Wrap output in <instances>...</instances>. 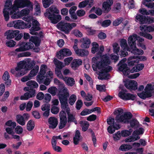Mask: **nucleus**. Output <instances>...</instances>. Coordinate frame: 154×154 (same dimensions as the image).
<instances>
[{
  "instance_id": "obj_1",
  "label": "nucleus",
  "mask_w": 154,
  "mask_h": 154,
  "mask_svg": "<svg viewBox=\"0 0 154 154\" xmlns=\"http://www.w3.org/2000/svg\"><path fill=\"white\" fill-rule=\"evenodd\" d=\"M10 0H6L3 11L5 20L8 21L9 14L12 19H18L28 15L32 11V4L29 0H16L13 5Z\"/></svg>"
},
{
  "instance_id": "obj_2",
  "label": "nucleus",
  "mask_w": 154,
  "mask_h": 154,
  "mask_svg": "<svg viewBox=\"0 0 154 154\" xmlns=\"http://www.w3.org/2000/svg\"><path fill=\"white\" fill-rule=\"evenodd\" d=\"M110 63L109 58L107 55L92 58V68L94 70L99 72V79L103 80L109 78V74L107 72L112 69V68L109 66Z\"/></svg>"
},
{
  "instance_id": "obj_3",
  "label": "nucleus",
  "mask_w": 154,
  "mask_h": 154,
  "mask_svg": "<svg viewBox=\"0 0 154 154\" xmlns=\"http://www.w3.org/2000/svg\"><path fill=\"white\" fill-rule=\"evenodd\" d=\"M34 60L29 59L17 63L15 69H12L11 72L15 76L19 77L26 73L36 64Z\"/></svg>"
},
{
  "instance_id": "obj_4",
  "label": "nucleus",
  "mask_w": 154,
  "mask_h": 154,
  "mask_svg": "<svg viewBox=\"0 0 154 154\" xmlns=\"http://www.w3.org/2000/svg\"><path fill=\"white\" fill-rule=\"evenodd\" d=\"M126 60V58H124L119 62L118 64L119 71L122 72L124 75H128L131 73L139 72L142 70L144 67V65L140 63L136 65L130 70L127 66V64L125 63Z\"/></svg>"
},
{
  "instance_id": "obj_5",
  "label": "nucleus",
  "mask_w": 154,
  "mask_h": 154,
  "mask_svg": "<svg viewBox=\"0 0 154 154\" xmlns=\"http://www.w3.org/2000/svg\"><path fill=\"white\" fill-rule=\"evenodd\" d=\"M59 12L57 7L53 5L46 10L44 15L48 17L52 23L56 24L61 19V16L58 14Z\"/></svg>"
},
{
  "instance_id": "obj_6",
  "label": "nucleus",
  "mask_w": 154,
  "mask_h": 154,
  "mask_svg": "<svg viewBox=\"0 0 154 154\" xmlns=\"http://www.w3.org/2000/svg\"><path fill=\"white\" fill-rule=\"evenodd\" d=\"M114 114L116 115V120L118 122L128 123L132 116L131 113H124L123 110L121 109L115 110Z\"/></svg>"
},
{
  "instance_id": "obj_7",
  "label": "nucleus",
  "mask_w": 154,
  "mask_h": 154,
  "mask_svg": "<svg viewBox=\"0 0 154 154\" xmlns=\"http://www.w3.org/2000/svg\"><path fill=\"white\" fill-rule=\"evenodd\" d=\"M137 35L136 34H134L130 35L128 39V45L132 49V53L135 54L142 55L143 54V51L137 48L136 46V41L137 39Z\"/></svg>"
},
{
  "instance_id": "obj_8",
  "label": "nucleus",
  "mask_w": 154,
  "mask_h": 154,
  "mask_svg": "<svg viewBox=\"0 0 154 154\" xmlns=\"http://www.w3.org/2000/svg\"><path fill=\"white\" fill-rule=\"evenodd\" d=\"M154 86L153 83L147 84L144 88V91L141 93H138V95L143 99L151 97L154 89Z\"/></svg>"
},
{
  "instance_id": "obj_9",
  "label": "nucleus",
  "mask_w": 154,
  "mask_h": 154,
  "mask_svg": "<svg viewBox=\"0 0 154 154\" xmlns=\"http://www.w3.org/2000/svg\"><path fill=\"white\" fill-rule=\"evenodd\" d=\"M76 26V24L75 23H70L65 22H61L57 25L58 28L66 34H69L70 31Z\"/></svg>"
},
{
  "instance_id": "obj_10",
  "label": "nucleus",
  "mask_w": 154,
  "mask_h": 154,
  "mask_svg": "<svg viewBox=\"0 0 154 154\" xmlns=\"http://www.w3.org/2000/svg\"><path fill=\"white\" fill-rule=\"evenodd\" d=\"M118 95L120 98L124 100H133L136 98L135 95L128 93L126 90L121 88L120 87Z\"/></svg>"
},
{
  "instance_id": "obj_11",
  "label": "nucleus",
  "mask_w": 154,
  "mask_h": 154,
  "mask_svg": "<svg viewBox=\"0 0 154 154\" xmlns=\"http://www.w3.org/2000/svg\"><path fill=\"white\" fill-rule=\"evenodd\" d=\"M60 102L62 104V107L63 109L66 110L68 115V122H74L75 124H77L76 121H75V118L71 114L70 112V108L69 107L68 105L66 100H63L61 99H60Z\"/></svg>"
},
{
  "instance_id": "obj_12",
  "label": "nucleus",
  "mask_w": 154,
  "mask_h": 154,
  "mask_svg": "<svg viewBox=\"0 0 154 154\" xmlns=\"http://www.w3.org/2000/svg\"><path fill=\"white\" fill-rule=\"evenodd\" d=\"M23 19L27 21H32V26L29 30V32L32 35H37V33L36 32L38 31L40 29V24L38 21L37 20L33 19L32 17L30 18V19L23 17Z\"/></svg>"
},
{
  "instance_id": "obj_13",
  "label": "nucleus",
  "mask_w": 154,
  "mask_h": 154,
  "mask_svg": "<svg viewBox=\"0 0 154 154\" xmlns=\"http://www.w3.org/2000/svg\"><path fill=\"white\" fill-rule=\"evenodd\" d=\"M78 42V41L77 39H75L73 48L75 54L79 56L84 57L87 56L89 54L88 51L86 50L79 49L77 46Z\"/></svg>"
},
{
  "instance_id": "obj_14",
  "label": "nucleus",
  "mask_w": 154,
  "mask_h": 154,
  "mask_svg": "<svg viewBox=\"0 0 154 154\" xmlns=\"http://www.w3.org/2000/svg\"><path fill=\"white\" fill-rule=\"evenodd\" d=\"M144 132V130L142 128H140L134 131L133 134L132 136H130L126 138L125 141L126 142H131L140 139L139 135L142 134Z\"/></svg>"
},
{
  "instance_id": "obj_15",
  "label": "nucleus",
  "mask_w": 154,
  "mask_h": 154,
  "mask_svg": "<svg viewBox=\"0 0 154 154\" xmlns=\"http://www.w3.org/2000/svg\"><path fill=\"white\" fill-rule=\"evenodd\" d=\"M48 70L46 65H42L40 67V72L36 77V80L39 84H41L45 78L46 72Z\"/></svg>"
},
{
  "instance_id": "obj_16",
  "label": "nucleus",
  "mask_w": 154,
  "mask_h": 154,
  "mask_svg": "<svg viewBox=\"0 0 154 154\" xmlns=\"http://www.w3.org/2000/svg\"><path fill=\"white\" fill-rule=\"evenodd\" d=\"M72 54L71 51L68 48H64L60 50L57 52L56 56L59 59H61L64 57L69 56Z\"/></svg>"
},
{
  "instance_id": "obj_17",
  "label": "nucleus",
  "mask_w": 154,
  "mask_h": 154,
  "mask_svg": "<svg viewBox=\"0 0 154 154\" xmlns=\"http://www.w3.org/2000/svg\"><path fill=\"white\" fill-rule=\"evenodd\" d=\"M146 59V57L143 56H131L128 58V63L129 66H132L138 63L139 60H144Z\"/></svg>"
},
{
  "instance_id": "obj_18",
  "label": "nucleus",
  "mask_w": 154,
  "mask_h": 154,
  "mask_svg": "<svg viewBox=\"0 0 154 154\" xmlns=\"http://www.w3.org/2000/svg\"><path fill=\"white\" fill-rule=\"evenodd\" d=\"M62 86L63 88L60 90L58 95L59 99L60 101L61 99L63 100H66V102H67V97L69 95V91L63 84V85Z\"/></svg>"
},
{
  "instance_id": "obj_19",
  "label": "nucleus",
  "mask_w": 154,
  "mask_h": 154,
  "mask_svg": "<svg viewBox=\"0 0 154 154\" xmlns=\"http://www.w3.org/2000/svg\"><path fill=\"white\" fill-rule=\"evenodd\" d=\"M15 29H23L25 28H29L31 26V23H25L22 20H16Z\"/></svg>"
},
{
  "instance_id": "obj_20",
  "label": "nucleus",
  "mask_w": 154,
  "mask_h": 154,
  "mask_svg": "<svg viewBox=\"0 0 154 154\" xmlns=\"http://www.w3.org/2000/svg\"><path fill=\"white\" fill-rule=\"evenodd\" d=\"M113 3V0H106L102 5V10L104 13H108L111 9V7Z\"/></svg>"
},
{
  "instance_id": "obj_21",
  "label": "nucleus",
  "mask_w": 154,
  "mask_h": 154,
  "mask_svg": "<svg viewBox=\"0 0 154 154\" xmlns=\"http://www.w3.org/2000/svg\"><path fill=\"white\" fill-rule=\"evenodd\" d=\"M124 82V85L127 88L135 90L137 89V82L134 81H129L128 80L123 81Z\"/></svg>"
},
{
  "instance_id": "obj_22",
  "label": "nucleus",
  "mask_w": 154,
  "mask_h": 154,
  "mask_svg": "<svg viewBox=\"0 0 154 154\" xmlns=\"http://www.w3.org/2000/svg\"><path fill=\"white\" fill-rule=\"evenodd\" d=\"M19 33L20 31L18 30H10L5 32V35L6 36L7 39H9L15 37Z\"/></svg>"
},
{
  "instance_id": "obj_23",
  "label": "nucleus",
  "mask_w": 154,
  "mask_h": 154,
  "mask_svg": "<svg viewBox=\"0 0 154 154\" xmlns=\"http://www.w3.org/2000/svg\"><path fill=\"white\" fill-rule=\"evenodd\" d=\"M53 77V75L52 72L50 70L48 71L41 83H43L46 85H49L51 82V79Z\"/></svg>"
},
{
  "instance_id": "obj_24",
  "label": "nucleus",
  "mask_w": 154,
  "mask_h": 154,
  "mask_svg": "<svg viewBox=\"0 0 154 154\" xmlns=\"http://www.w3.org/2000/svg\"><path fill=\"white\" fill-rule=\"evenodd\" d=\"M35 94V90L31 89L21 96L20 99L22 100H27L30 98L34 97Z\"/></svg>"
},
{
  "instance_id": "obj_25",
  "label": "nucleus",
  "mask_w": 154,
  "mask_h": 154,
  "mask_svg": "<svg viewBox=\"0 0 154 154\" xmlns=\"http://www.w3.org/2000/svg\"><path fill=\"white\" fill-rule=\"evenodd\" d=\"M49 128L50 129L55 128L57 125L58 121L57 119L54 117H51L48 119Z\"/></svg>"
},
{
  "instance_id": "obj_26",
  "label": "nucleus",
  "mask_w": 154,
  "mask_h": 154,
  "mask_svg": "<svg viewBox=\"0 0 154 154\" xmlns=\"http://www.w3.org/2000/svg\"><path fill=\"white\" fill-rule=\"evenodd\" d=\"M29 41L33 43L37 47L36 48H34L33 50L34 51L38 52L39 51V48L38 47L39 45L40 40L36 37H32L29 39Z\"/></svg>"
},
{
  "instance_id": "obj_27",
  "label": "nucleus",
  "mask_w": 154,
  "mask_h": 154,
  "mask_svg": "<svg viewBox=\"0 0 154 154\" xmlns=\"http://www.w3.org/2000/svg\"><path fill=\"white\" fill-rule=\"evenodd\" d=\"M120 45L122 49H126L127 51H131L132 53V49L128 45L127 41L126 39H122L120 41Z\"/></svg>"
},
{
  "instance_id": "obj_28",
  "label": "nucleus",
  "mask_w": 154,
  "mask_h": 154,
  "mask_svg": "<svg viewBox=\"0 0 154 154\" xmlns=\"http://www.w3.org/2000/svg\"><path fill=\"white\" fill-rule=\"evenodd\" d=\"M80 42L82 43L81 45V48H89L91 43L90 39L87 38H81Z\"/></svg>"
},
{
  "instance_id": "obj_29",
  "label": "nucleus",
  "mask_w": 154,
  "mask_h": 154,
  "mask_svg": "<svg viewBox=\"0 0 154 154\" xmlns=\"http://www.w3.org/2000/svg\"><path fill=\"white\" fill-rule=\"evenodd\" d=\"M140 29L142 31H147L149 32H154L153 25L149 26L142 25L140 26Z\"/></svg>"
},
{
  "instance_id": "obj_30",
  "label": "nucleus",
  "mask_w": 154,
  "mask_h": 154,
  "mask_svg": "<svg viewBox=\"0 0 154 154\" xmlns=\"http://www.w3.org/2000/svg\"><path fill=\"white\" fill-rule=\"evenodd\" d=\"M20 42L21 44L24 51L31 49L33 47V44L30 42L25 43Z\"/></svg>"
},
{
  "instance_id": "obj_31",
  "label": "nucleus",
  "mask_w": 154,
  "mask_h": 154,
  "mask_svg": "<svg viewBox=\"0 0 154 154\" xmlns=\"http://www.w3.org/2000/svg\"><path fill=\"white\" fill-rule=\"evenodd\" d=\"M82 63V61L80 59H75L73 60L71 64V67L74 69H75L79 66L81 65Z\"/></svg>"
},
{
  "instance_id": "obj_32",
  "label": "nucleus",
  "mask_w": 154,
  "mask_h": 154,
  "mask_svg": "<svg viewBox=\"0 0 154 154\" xmlns=\"http://www.w3.org/2000/svg\"><path fill=\"white\" fill-rule=\"evenodd\" d=\"M63 80L68 86H72L75 84L74 79L70 77H65L63 78Z\"/></svg>"
},
{
  "instance_id": "obj_33",
  "label": "nucleus",
  "mask_w": 154,
  "mask_h": 154,
  "mask_svg": "<svg viewBox=\"0 0 154 154\" xmlns=\"http://www.w3.org/2000/svg\"><path fill=\"white\" fill-rule=\"evenodd\" d=\"M17 122L20 125L24 126L25 125L26 121L24 119V117L21 115H17L16 116Z\"/></svg>"
},
{
  "instance_id": "obj_34",
  "label": "nucleus",
  "mask_w": 154,
  "mask_h": 154,
  "mask_svg": "<svg viewBox=\"0 0 154 154\" xmlns=\"http://www.w3.org/2000/svg\"><path fill=\"white\" fill-rule=\"evenodd\" d=\"M10 75L8 72L5 71L3 75V79L5 82V84L8 85H10L11 83V81L9 79Z\"/></svg>"
},
{
  "instance_id": "obj_35",
  "label": "nucleus",
  "mask_w": 154,
  "mask_h": 154,
  "mask_svg": "<svg viewBox=\"0 0 154 154\" xmlns=\"http://www.w3.org/2000/svg\"><path fill=\"white\" fill-rule=\"evenodd\" d=\"M81 139V137L79 131L78 130L76 131L75 135L73 137L74 143L75 145L78 144Z\"/></svg>"
},
{
  "instance_id": "obj_36",
  "label": "nucleus",
  "mask_w": 154,
  "mask_h": 154,
  "mask_svg": "<svg viewBox=\"0 0 154 154\" xmlns=\"http://www.w3.org/2000/svg\"><path fill=\"white\" fill-rule=\"evenodd\" d=\"M146 17L139 14H137L135 17V21L140 23H145Z\"/></svg>"
},
{
  "instance_id": "obj_37",
  "label": "nucleus",
  "mask_w": 154,
  "mask_h": 154,
  "mask_svg": "<svg viewBox=\"0 0 154 154\" xmlns=\"http://www.w3.org/2000/svg\"><path fill=\"white\" fill-rule=\"evenodd\" d=\"M39 67L38 66H35L34 68L30 71L29 74V76L32 78L35 76L38 72Z\"/></svg>"
},
{
  "instance_id": "obj_38",
  "label": "nucleus",
  "mask_w": 154,
  "mask_h": 154,
  "mask_svg": "<svg viewBox=\"0 0 154 154\" xmlns=\"http://www.w3.org/2000/svg\"><path fill=\"white\" fill-rule=\"evenodd\" d=\"M120 128V126L119 125H110L108 127L107 130L109 133L112 134L115 131L116 129L118 130Z\"/></svg>"
},
{
  "instance_id": "obj_39",
  "label": "nucleus",
  "mask_w": 154,
  "mask_h": 154,
  "mask_svg": "<svg viewBox=\"0 0 154 154\" xmlns=\"http://www.w3.org/2000/svg\"><path fill=\"white\" fill-rule=\"evenodd\" d=\"M35 126V124L34 121L32 120H29L26 124L27 129L29 131L33 130Z\"/></svg>"
},
{
  "instance_id": "obj_40",
  "label": "nucleus",
  "mask_w": 154,
  "mask_h": 154,
  "mask_svg": "<svg viewBox=\"0 0 154 154\" xmlns=\"http://www.w3.org/2000/svg\"><path fill=\"white\" fill-rule=\"evenodd\" d=\"M132 148V146L130 145L123 144L120 146L119 149L122 151H125L129 150Z\"/></svg>"
},
{
  "instance_id": "obj_41",
  "label": "nucleus",
  "mask_w": 154,
  "mask_h": 154,
  "mask_svg": "<svg viewBox=\"0 0 154 154\" xmlns=\"http://www.w3.org/2000/svg\"><path fill=\"white\" fill-rule=\"evenodd\" d=\"M54 62L56 67V69H61L65 66L62 62L59 61L56 59H54Z\"/></svg>"
},
{
  "instance_id": "obj_42",
  "label": "nucleus",
  "mask_w": 154,
  "mask_h": 154,
  "mask_svg": "<svg viewBox=\"0 0 154 154\" xmlns=\"http://www.w3.org/2000/svg\"><path fill=\"white\" fill-rule=\"evenodd\" d=\"M138 42L137 44V45L140 47L142 49L145 50L146 49V47L145 45L143 43H141L144 41V39L143 38H141L139 36H137V40Z\"/></svg>"
},
{
  "instance_id": "obj_43",
  "label": "nucleus",
  "mask_w": 154,
  "mask_h": 154,
  "mask_svg": "<svg viewBox=\"0 0 154 154\" xmlns=\"http://www.w3.org/2000/svg\"><path fill=\"white\" fill-rule=\"evenodd\" d=\"M26 84L27 86L34 88H37L38 86V84L35 81L33 80L28 81Z\"/></svg>"
},
{
  "instance_id": "obj_44",
  "label": "nucleus",
  "mask_w": 154,
  "mask_h": 154,
  "mask_svg": "<svg viewBox=\"0 0 154 154\" xmlns=\"http://www.w3.org/2000/svg\"><path fill=\"white\" fill-rule=\"evenodd\" d=\"M138 34L140 36H143L149 40H151L152 38V36L149 33L141 31Z\"/></svg>"
},
{
  "instance_id": "obj_45",
  "label": "nucleus",
  "mask_w": 154,
  "mask_h": 154,
  "mask_svg": "<svg viewBox=\"0 0 154 154\" xmlns=\"http://www.w3.org/2000/svg\"><path fill=\"white\" fill-rule=\"evenodd\" d=\"M61 108L62 110L59 113V117L60 119L67 120L66 114L65 112L66 110L63 109L62 107V104H61Z\"/></svg>"
},
{
  "instance_id": "obj_46",
  "label": "nucleus",
  "mask_w": 154,
  "mask_h": 154,
  "mask_svg": "<svg viewBox=\"0 0 154 154\" xmlns=\"http://www.w3.org/2000/svg\"><path fill=\"white\" fill-rule=\"evenodd\" d=\"M77 99L76 96L74 94H73L71 95L69 98L68 100L69 103L71 105H73Z\"/></svg>"
},
{
  "instance_id": "obj_47",
  "label": "nucleus",
  "mask_w": 154,
  "mask_h": 154,
  "mask_svg": "<svg viewBox=\"0 0 154 154\" xmlns=\"http://www.w3.org/2000/svg\"><path fill=\"white\" fill-rule=\"evenodd\" d=\"M43 7L46 8L53 3V0H42Z\"/></svg>"
},
{
  "instance_id": "obj_48",
  "label": "nucleus",
  "mask_w": 154,
  "mask_h": 154,
  "mask_svg": "<svg viewBox=\"0 0 154 154\" xmlns=\"http://www.w3.org/2000/svg\"><path fill=\"white\" fill-rule=\"evenodd\" d=\"M80 123L82 130L84 131H86L89 127V123L86 121H82Z\"/></svg>"
},
{
  "instance_id": "obj_49",
  "label": "nucleus",
  "mask_w": 154,
  "mask_h": 154,
  "mask_svg": "<svg viewBox=\"0 0 154 154\" xmlns=\"http://www.w3.org/2000/svg\"><path fill=\"white\" fill-rule=\"evenodd\" d=\"M92 48H91V52L93 54H95L99 49V45L96 42H93L92 44Z\"/></svg>"
},
{
  "instance_id": "obj_50",
  "label": "nucleus",
  "mask_w": 154,
  "mask_h": 154,
  "mask_svg": "<svg viewBox=\"0 0 154 154\" xmlns=\"http://www.w3.org/2000/svg\"><path fill=\"white\" fill-rule=\"evenodd\" d=\"M57 91V88L54 87H51L49 88L48 90V92L51 94L52 96L55 95Z\"/></svg>"
},
{
  "instance_id": "obj_51",
  "label": "nucleus",
  "mask_w": 154,
  "mask_h": 154,
  "mask_svg": "<svg viewBox=\"0 0 154 154\" xmlns=\"http://www.w3.org/2000/svg\"><path fill=\"white\" fill-rule=\"evenodd\" d=\"M5 125L7 126L10 127L11 128H14L16 126L17 124L15 122L9 120L6 122Z\"/></svg>"
},
{
  "instance_id": "obj_52",
  "label": "nucleus",
  "mask_w": 154,
  "mask_h": 154,
  "mask_svg": "<svg viewBox=\"0 0 154 154\" xmlns=\"http://www.w3.org/2000/svg\"><path fill=\"white\" fill-rule=\"evenodd\" d=\"M52 148L54 150L57 152H60L62 150V149L58 146H57V142H51Z\"/></svg>"
},
{
  "instance_id": "obj_53",
  "label": "nucleus",
  "mask_w": 154,
  "mask_h": 154,
  "mask_svg": "<svg viewBox=\"0 0 154 154\" xmlns=\"http://www.w3.org/2000/svg\"><path fill=\"white\" fill-rule=\"evenodd\" d=\"M132 130L130 129L129 130H124L122 131L121 132V135L122 136L126 137L130 135L132 132Z\"/></svg>"
},
{
  "instance_id": "obj_54",
  "label": "nucleus",
  "mask_w": 154,
  "mask_h": 154,
  "mask_svg": "<svg viewBox=\"0 0 154 154\" xmlns=\"http://www.w3.org/2000/svg\"><path fill=\"white\" fill-rule=\"evenodd\" d=\"M122 136L121 132L118 131L113 135V138L115 141H117L120 139Z\"/></svg>"
},
{
  "instance_id": "obj_55",
  "label": "nucleus",
  "mask_w": 154,
  "mask_h": 154,
  "mask_svg": "<svg viewBox=\"0 0 154 154\" xmlns=\"http://www.w3.org/2000/svg\"><path fill=\"white\" fill-rule=\"evenodd\" d=\"M113 52L118 54V53L120 50V47L118 44L116 43H114L112 45Z\"/></svg>"
},
{
  "instance_id": "obj_56",
  "label": "nucleus",
  "mask_w": 154,
  "mask_h": 154,
  "mask_svg": "<svg viewBox=\"0 0 154 154\" xmlns=\"http://www.w3.org/2000/svg\"><path fill=\"white\" fill-rule=\"evenodd\" d=\"M15 132L18 134H22L23 131V128L19 125H18L15 128Z\"/></svg>"
},
{
  "instance_id": "obj_57",
  "label": "nucleus",
  "mask_w": 154,
  "mask_h": 154,
  "mask_svg": "<svg viewBox=\"0 0 154 154\" xmlns=\"http://www.w3.org/2000/svg\"><path fill=\"white\" fill-rule=\"evenodd\" d=\"M6 45L9 47H13L16 44L15 42L13 40H11L8 41L6 43Z\"/></svg>"
},
{
  "instance_id": "obj_58",
  "label": "nucleus",
  "mask_w": 154,
  "mask_h": 154,
  "mask_svg": "<svg viewBox=\"0 0 154 154\" xmlns=\"http://www.w3.org/2000/svg\"><path fill=\"white\" fill-rule=\"evenodd\" d=\"M33 103L31 101H28L27 104H26V111H30L32 109L33 106Z\"/></svg>"
},
{
  "instance_id": "obj_59",
  "label": "nucleus",
  "mask_w": 154,
  "mask_h": 154,
  "mask_svg": "<svg viewBox=\"0 0 154 154\" xmlns=\"http://www.w3.org/2000/svg\"><path fill=\"white\" fill-rule=\"evenodd\" d=\"M85 29L86 30L88 34L89 35H92L95 32V31L92 29L91 28L88 26H85Z\"/></svg>"
},
{
  "instance_id": "obj_60",
  "label": "nucleus",
  "mask_w": 154,
  "mask_h": 154,
  "mask_svg": "<svg viewBox=\"0 0 154 154\" xmlns=\"http://www.w3.org/2000/svg\"><path fill=\"white\" fill-rule=\"evenodd\" d=\"M60 123L58 125V127L60 129L63 128L65 126L67 123V120L60 119Z\"/></svg>"
},
{
  "instance_id": "obj_61",
  "label": "nucleus",
  "mask_w": 154,
  "mask_h": 154,
  "mask_svg": "<svg viewBox=\"0 0 154 154\" xmlns=\"http://www.w3.org/2000/svg\"><path fill=\"white\" fill-rule=\"evenodd\" d=\"M94 10L95 13L98 15H100L102 14L103 10L100 8H95L94 7H93L91 9V11H92Z\"/></svg>"
},
{
  "instance_id": "obj_62",
  "label": "nucleus",
  "mask_w": 154,
  "mask_h": 154,
  "mask_svg": "<svg viewBox=\"0 0 154 154\" xmlns=\"http://www.w3.org/2000/svg\"><path fill=\"white\" fill-rule=\"evenodd\" d=\"M51 112L53 114H57L59 112V108L57 106H52Z\"/></svg>"
},
{
  "instance_id": "obj_63",
  "label": "nucleus",
  "mask_w": 154,
  "mask_h": 154,
  "mask_svg": "<svg viewBox=\"0 0 154 154\" xmlns=\"http://www.w3.org/2000/svg\"><path fill=\"white\" fill-rule=\"evenodd\" d=\"M73 60L72 57H69L65 58L64 60V65L65 66L69 65Z\"/></svg>"
},
{
  "instance_id": "obj_64",
  "label": "nucleus",
  "mask_w": 154,
  "mask_h": 154,
  "mask_svg": "<svg viewBox=\"0 0 154 154\" xmlns=\"http://www.w3.org/2000/svg\"><path fill=\"white\" fill-rule=\"evenodd\" d=\"M72 33L77 37H81L82 36V33L77 29H74L72 31Z\"/></svg>"
}]
</instances>
